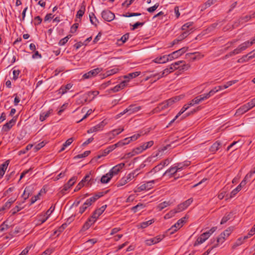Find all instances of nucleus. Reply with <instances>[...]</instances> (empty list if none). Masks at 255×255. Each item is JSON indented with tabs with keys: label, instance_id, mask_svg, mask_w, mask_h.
Returning a JSON list of instances; mask_svg holds the SVG:
<instances>
[{
	"label": "nucleus",
	"instance_id": "f257e3e1",
	"mask_svg": "<svg viewBox=\"0 0 255 255\" xmlns=\"http://www.w3.org/2000/svg\"><path fill=\"white\" fill-rule=\"evenodd\" d=\"M171 161V159L167 158L165 160L161 162L159 164L155 166L150 171L146 173L147 177H151L153 175L155 177H159L161 175L158 174V172L161 170L165 166H167Z\"/></svg>",
	"mask_w": 255,
	"mask_h": 255
},
{
	"label": "nucleus",
	"instance_id": "f03ea898",
	"mask_svg": "<svg viewBox=\"0 0 255 255\" xmlns=\"http://www.w3.org/2000/svg\"><path fill=\"white\" fill-rule=\"evenodd\" d=\"M217 228L216 227H212L210 230L202 234L197 239L194 245L197 246L204 243L207 240L210 236L216 231Z\"/></svg>",
	"mask_w": 255,
	"mask_h": 255
},
{
	"label": "nucleus",
	"instance_id": "7ed1b4c3",
	"mask_svg": "<svg viewBox=\"0 0 255 255\" xmlns=\"http://www.w3.org/2000/svg\"><path fill=\"white\" fill-rule=\"evenodd\" d=\"M185 63L184 61H178L174 63H172L169 67L165 69L162 72L161 74H158V78L157 79H159L167 75L168 74L171 73L174 70L178 69L177 66L179 65L181 63Z\"/></svg>",
	"mask_w": 255,
	"mask_h": 255
},
{
	"label": "nucleus",
	"instance_id": "20e7f679",
	"mask_svg": "<svg viewBox=\"0 0 255 255\" xmlns=\"http://www.w3.org/2000/svg\"><path fill=\"white\" fill-rule=\"evenodd\" d=\"M159 177L151 181L146 182L141 185H138L137 187L136 192H141L143 190H148L152 188V185L159 180Z\"/></svg>",
	"mask_w": 255,
	"mask_h": 255
},
{
	"label": "nucleus",
	"instance_id": "39448f33",
	"mask_svg": "<svg viewBox=\"0 0 255 255\" xmlns=\"http://www.w3.org/2000/svg\"><path fill=\"white\" fill-rule=\"evenodd\" d=\"M141 109V106H137L135 104H131L123 112L118 115L119 117L128 113V115H131L137 113Z\"/></svg>",
	"mask_w": 255,
	"mask_h": 255
},
{
	"label": "nucleus",
	"instance_id": "423d86ee",
	"mask_svg": "<svg viewBox=\"0 0 255 255\" xmlns=\"http://www.w3.org/2000/svg\"><path fill=\"white\" fill-rule=\"evenodd\" d=\"M255 17V12L250 15H247L241 17L237 21L235 22L233 26L234 28L237 27L240 24H243L250 20L252 18Z\"/></svg>",
	"mask_w": 255,
	"mask_h": 255
},
{
	"label": "nucleus",
	"instance_id": "0eeeda50",
	"mask_svg": "<svg viewBox=\"0 0 255 255\" xmlns=\"http://www.w3.org/2000/svg\"><path fill=\"white\" fill-rule=\"evenodd\" d=\"M188 48L187 47H184L178 50L173 52L170 54H168V57H169L170 61L174 59H176L181 56L187 51Z\"/></svg>",
	"mask_w": 255,
	"mask_h": 255
},
{
	"label": "nucleus",
	"instance_id": "6e6552de",
	"mask_svg": "<svg viewBox=\"0 0 255 255\" xmlns=\"http://www.w3.org/2000/svg\"><path fill=\"white\" fill-rule=\"evenodd\" d=\"M186 217L182 218L179 219L176 223H175L173 226H172L169 230V231H170V234H173L175 232L177 231L178 229L181 228L183 224L185 223V219Z\"/></svg>",
	"mask_w": 255,
	"mask_h": 255
},
{
	"label": "nucleus",
	"instance_id": "1a4fd4ad",
	"mask_svg": "<svg viewBox=\"0 0 255 255\" xmlns=\"http://www.w3.org/2000/svg\"><path fill=\"white\" fill-rule=\"evenodd\" d=\"M253 108L252 105L249 102L237 109L235 115H242Z\"/></svg>",
	"mask_w": 255,
	"mask_h": 255
},
{
	"label": "nucleus",
	"instance_id": "9d476101",
	"mask_svg": "<svg viewBox=\"0 0 255 255\" xmlns=\"http://www.w3.org/2000/svg\"><path fill=\"white\" fill-rule=\"evenodd\" d=\"M255 43V42L252 40L251 41H247L245 42L240 44L237 48L236 52V53H241L242 51L246 50L247 48L251 46L253 44Z\"/></svg>",
	"mask_w": 255,
	"mask_h": 255
},
{
	"label": "nucleus",
	"instance_id": "9b49d317",
	"mask_svg": "<svg viewBox=\"0 0 255 255\" xmlns=\"http://www.w3.org/2000/svg\"><path fill=\"white\" fill-rule=\"evenodd\" d=\"M102 17L105 20L110 22L115 18V15L114 13L111 11L105 10L102 12Z\"/></svg>",
	"mask_w": 255,
	"mask_h": 255
},
{
	"label": "nucleus",
	"instance_id": "f8f14e48",
	"mask_svg": "<svg viewBox=\"0 0 255 255\" xmlns=\"http://www.w3.org/2000/svg\"><path fill=\"white\" fill-rule=\"evenodd\" d=\"M103 70L101 68H97L93 70H92L84 74L83 75L84 79H89L93 77L96 76L98 73H99Z\"/></svg>",
	"mask_w": 255,
	"mask_h": 255
},
{
	"label": "nucleus",
	"instance_id": "ddd939ff",
	"mask_svg": "<svg viewBox=\"0 0 255 255\" xmlns=\"http://www.w3.org/2000/svg\"><path fill=\"white\" fill-rule=\"evenodd\" d=\"M17 120L16 117H14L8 122L5 124L2 128V130L4 132L8 131L11 128L15 125Z\"/></svg>",
	"mask_w": 255,
	"mask_h": 255
},
{
	"label": "nucleus",
	"instance_id": "4468645a",
	"mask_svg": "<svg viewBox=\"0 0 255 255\" xmlns=\"http://www.w3.org/2000/svg\"><path fill=\"white\" fill-rule=\"evenodd\" d=\"M97 218L92 214V215L85 223L82 227L83 231L88 230L97 220Z\"/></svg>",
	"mask_w": 255,
	"mask_h": 255
},
{
	"label": "nucleus",
	"instance_id": "2eb2a0df",
	"mask_svg": "<svg viewBox=\"0 0 255 255\" xmlns=\"http://www.w3.org/2000/svg\"><path fill=\"white\" fill-rule=\"evenodd\" d=\"M125 166L124 163H121L113 167L109 171L110 175L113 177L115 175L117 174Z\"/></svg>",
	"mask_w": 255,
	"mask_h": 255
},
{
	"label": "nucleus",
	"instance_id": "dca6fc26",
	"mask_svg": "<svg viewBox=\"0 0 255 255\" xmlns=\"http://www.w3.org/2000/svg\"><path fill=\"white\" fill-rule=\"evenodd\" d=\"M77 179V176H73L68 181V182L65 184L63 189L61 190V192L62 194H64L65 192L67 191L76 182V181Z\"/></svg>",
	"mask_w": 255,
	"mask_h": 255
},
{
	"label": "nucleus",
	"instance_id": "f3484780",
	"mask_svg": "<svg viewBox=\"0 0 255 255\" xmlns=\"http://www.w3.org/2000/svg\"><path fill=\"white\" fill-rule=\"evenodd\" d=\"M106 125V123L104 121H102L96 126L92 127L89 129L87 130L88 133H91L94 132H97L98 131L101 130L103 129L104 126Z\"/></svg>",
	"mask_w": 255,
	"mask_h": 255
},
{
	"label": "nucleus",
	"instance_id": "a211bd4d",
	"mask_svg": "<svg viewBox=\"0 0 255 255\" xmlns=\"http://www.w3.org/2000/svg\"><path fill=\"white\" fill-rule=\"evenodd\" d=\"M193 200L192 198L187 200L183 203L178 205L177 207L178 211L180 212L186 209L193 202Z\"/></svg>",
	"mask_w": 255,
	"mask_h": 255
},
{
	"label": "nucleus",
	"instance_id": "6ab92c4d",
	"mask_svg": "<svg viewBox=\"0 0 255 255\" xmlns=\"http://www.w3.org/2000/svg\"><path fill=\"white\" fill-rule=\"evenodd\" d=\"M92 96V93L90 92H88L87 93H85L83 95H82L81 98L77 101V103L78 104H84V103L87 102L88 101H90L91 99H90L91 96Z\"/></svg>",
	"mask_w": 255,
	"mask_h": 255
},
{
	"label": "nucleus",
	"instance_id": "aec40b11",
	"mask_svg": "<svg viewBox=\"0 0 255 255\" xmlns=\"http://www.w3.org/2000/svg\"><path fill=\"white\" fill-rule=\"evenodd\" d=\"M222 89V86H219L215 87L214 89L211 90L208 93L203 94V96L205 100L209 98L211 96H213L216 92Z\"/></svg>",
	"mask_w": 255,
	"mask_h": 255
},
{
	"label": "nucleus",
	"instance_id": "412c9836",
	"mask_svg": "<svg viewBox=\"0 0 255 255\" xmlns=\"http://www.w3.org/2000/svg\"><path fill=\"white\" fill-rule=\"evenodd\" d=\"M205 100L202 95L197 96L194 99L192 100L189 103L190 107L194 106L195 104H198L202 101Z\"/></svg>",
	"mask_w": 255,
	"mask_h": 255
},
{
	"label": "nucleus",
	"instance_id": "4be33fe9",
	"mask_svg": "<svg viewBox=\"0 0 255 255\" xmlns=\"http://www.w3.org/2000/svg\"><path fill=\"white\" fill-rule=\"evenodd\" d=\"M168 61H170V59L168 57V55H165L160 57H157L154 60V62L157 63H164Z\"/></svg>",
	"mask_w": 255,
	"mask_h": 255
},
{
	"label": "nucleus",
	"instance_id": "5701e85b",
	"mask_svg": "<svg viewBox=\"0 0 255 255\" xmlns=\"http://www.w3.org/2000/svg\"><path fill=\"white\" fill-rule=\"evenodd\" d=\"M9 163V160H6L3 164L0 165V178H2L4 174L5 171Z\"/></svg>",
	"mask_w": 255,
	"mask_h": 255
},
{
	"label": "nucleus",
	"instance_id": "b1692460",
	"mask_svg": "<svg viewBox=\"0 0 255 255\" xmlns=\"http://www.w3.org/2000/svg\"><path fill=\"white\" fill-rule=\"evenodd\" d=\"M128 80H125L123 82H122L120 84L117 85L115 87H114L113 88H112L111 90L113 92H117L119 91L121 89H123L127 84V82H128Z\"/></svg>",
	"mask_w": 255,
	"mask_h": 255
},
{
	"label": "nucleus",
	"instance_id": "393cba45",
	"mask_svg": "<svg viewBox=\"0 0 255 255\" xmlns=\"http://www.w3.org/2000/svg\"><path fill=\"white\" fill-rule=\"evenodd\" d=\"M178 170H177L176 166L174 167H171L168 170H167L163 174H162L160 177H159V179H161L162 177L166 175V174L170 173L171 175H174L175 173H176Z\"/></svg>",
	"mask_w": 255,
	"mask_h": 255
},
{
	"label": "nucleus",
	"instance_id": "a878e982",
	"mask_svg": "<svg viewBox=\"0 0 255 255\" xmlns=\"http://www.w3.org/2000/svg\"><path fill=\"white\" fill-rule=\"evenodd\" d=\"M166 105V103L165 101L159 104L158 106L153 110L154 113L159 112L168 108Z\"/></svg>",
	"mask_w": 255,
	"mask_h": 255
},
{
	"label": "nucleus",
	"instance_id": "bb28decb",
	"mask_svg": "<svg viewBox=\"0 0 255 255\" xmlns=\"http://www.w3.org/2000/svg\"><path fill=\"white\" fill-rule=\"evenodd\" d=\"M106 207V205L102 206L101 208L96 210L93 213V215L98 218L104 212Z\"/></svg>",
	"mask_w": 255,
	"mask_h": 255
},
{
	"label": "nucleus",
	"instance_id": "cd10ccee",
	"mask_svg": "<svg viewBox=\"0 0 255 255\" xmlns=\"http://www.w3.org/2000/svg\"><path fill=\"white\" fill-rule=\"evenodd\" d=\"M221 143L219 141L215 142L210 148V151L213 153L216 152L220 147Z\"/></svg>",
	"mask_w": 255,
	"mask_h": 255
},
{
	"label": "nucleus",
	"instance_id": "c85d7f7f",
	"mask_svg": "<svg viewBox=\"0 0 255 255\" xmlns=\"http://www.w3.org/2000/svg\"><path fill=\"white\" fill-rule=\"evenodd\" d=\"M52 110H49L46 112L42 113L40 115L39 120L40 121L43 122L45 121L48 117H49L50 115L52 113Z\"/></svg>",
	"mask_w": 255,
	"mask_h": 255
},
{
	"label": "nucleus",
	"instance_id": "c756f323",
	"mask_svg": "<svg viewBox=\"0 0 255 255\" xmlns=\"http://www.w3.org/2000/svg\"><path fill=\"white\" fill-rule=\"evenodd\" d=\"M180 98L179 97H173L172 98H170L168 99V100L166 101L165 102L166 103V105L168 107L172 105L174 103L179 101L180 100Z\"/></svg>",
	"mask_w": 255,
	"mask_h": 255
},
{
	"label": "nucleus",
	"instance_id": "7c9ffc66",
	"mask_svg": "<svg viewBox=\"0 0 255 255\" xmlns=\"http://www.w3.org/2000/svg\"><path fill=\"white\" fill-rule=\"evenodd\" d=\"M112 178V177L110 175L109 172L102 177L101 178V182L102 183H107L111 180Z\"/></svg>",
	"mask_w": 255,
	"mask_h": 255
},
{
	"label": "nucleus",
	"instance_id": "2f4dec72",
	"mask_svg": "<svg viewBox=\"0 0 255 255\" xmlns=\"http://www.w3.org/2000/svg\"><path fill=\"white\" fill-rule=\"evenodd\" d=\"M233 231V228L230 227L227 229L226 230H225L220 235H222L224 238L226 239V238L230 236V235L231 234Z\"/></svg>",
	"mask_w": 255,
	"mask_h": 255
},
{
	"label": "nucleus",
	"instance_id": "473e14b6",
	"mask_svg": "<svg viewBox=\"0 0 255 255\" xmlns=\"http://www.w3.org/2000/svg\"><path fill=\"white\" fill-rule=\"evenodd\" d=\"M179 212H180L178 211V209L176 207V208L171 210L168 213L166 214L164 216V218L166 219H169L174 216L176 213Z\"/></svg>",
	"mask_w": 255,
	"mask_h": 255
},
{
	"label": "nucleus",
	"instance_id": "72a5a7b5",
	"mask_svg": "<svg viewBox=\"0 0 255 255\" xmlns=\"http://www.w3.org/2000/svg\"><path fill=\"white\" fill-rule=\"evenodd\" d=\"M73 138L71 137L67 139L66 142L63 144L62 148L60 149L59 152H62L65 149V148L70 145L73 141Z\"/></svg>",
	"mask_w": 255,
	"mask_h": 255
},
{
	"label": "nucleus",
	"instance_id": "f704fd0d",
	"mask_svg": "<svg viewBox=\"0 0 255 255\" xmlns=\"http://www.w3.org/2000/svg\"><path fill=\"white\" fill-rule=\"evenodd\" d=\"M144 207H145V206L143 204L138 203L136 206L132 207L131 209V210L133 213H136L138 211H139V210L142 209Z\"/></svg>",
	"mask_w": 255,
	"mask_h": 255
},
{
	"label": "nucleus",
	"instance_id": "c9c22d12",
	"mask_svg": "<svg viewBox=\"0 0 255 255\" xmlns=\"http://www.w3.org/2000/svg\"><path fill=\"white\" fill-rule=\"evenodd\" d=\"M232 217V213L230 212L227 214H226L222 219L221 221V224H224L226 223L228 221L230 220Z\"/></svg>",
	"mask_w": 255,
	"mask_h": 255
},
{
	"label": "nucleus",
	"instance_id": "e433bc0d",
	"mask_svg": "<svg viewBox=\"0 0 255 255\" xmlns=\"http://www.w3.org/2000/svg\"><path fill=\"white\" fill-rule=\"evenodd\" d=\"M22 203H19V205L16 206L14 208H13L11 210V215H14L17 212L22 209L23 208V207L22 206Z\"/></svg>",
	"mask_w": 255,
	"mask_h": 255
},
{
	"label": "nucleus",
	"instance_id": "4c0bfd02",
	"mask_svg": "<svg viewBox=\"0 0 255 255\" xmlns=\"http://www.w3.org/2000/svg\"><path fill=\"white\" fill-rule=\"evenodd\" d=\"M170 205V203L169 202L164 201L160 204H159L157 206V209L159 211H161L165 207L169 206Z\"/></svg>",
	"mask_w": 255,
	"mask_h": 255
},
{
	"label": "nucleus",
	"instance_id": "58836bf2",
	"mask_svg": "<svg viewBox=\"0 0 255 255\" xmlns=\"http://www.w3.org/2000/svg\"><path fill=\"white\" fill-rule=\"evenodd\" d=\"M190 107V106L188 104L185 105L181 109L180 112L177 114V115L175 116V119H177L180 115H181L183 113H184L187 109H188Z\"/></svg>",
	"mask_w": 255,
	"mask_h": 255
},
{
	"label": "nucleus",
	"instance_id": "ea45409f",
	"mask_svg": "<svg viewBox=\"0 0 255 255\" xmlns=\"http://www.w3.org/2000/svg\"><path fill=\"white\" fill-rule=\"evenodd\" d=\"M118 69L117 68H114L112 69H111L110 70L107 71L104 74L105 77H108L111 75H112L114 74H116L118 72Z\"/></svg>",
	"mask_w": 255,
	"mask_h": 255
},
{
	"label": "nucleus",
	"instance_id": "a19ab883",
	"mask_svg": "<svg viewBox=\"0 0 255 255\" xmlns=\"http://www.w3.org/2000/svg\"><path fill=\"white\" fill-rule=\"evenodd\" d=\"M225 240V238H224L222 235H220L217 239V243L212 247V249L217 247L219 244H222L224 243Z\"/></svg>",
	"mask_w": 255,
	"mask_h": 255
},
{
	"label": "nucleus",
	"instance_id": "79ce46f5",
	"mask_svg": "<svg viewBox=\"0 0 255 255\" xmlns=\"http://www.w3.org/2000/svg\"><path fill=\"white\" fill-rule=\"evenodd\" d=\"M90 205L87 202H85L83 205L79 209V213L83 214L85 211L89 207Z\"/></svg>",
	"mask_w": 255,
	"mask_h": 255
},
{
	"label": "nucleus",
	"instance_id": "37998d69",
	"mask_svg": "<svg viewBox=\"0 0 255 255\" xmlns=\"http://www.w3.org/2000/svg\"><path fill=\"white\" fill-rule=\"evenodd\" d=\"M140 72H135L133 73H129L128 75L125 76L124 78L125 79L128 78V79H132L133 78H135L138 75H139Z\"/></svg>",
	"mask_w": 255,
	"mask_h": 255
},
{
	"label": "nucleus",
	"instance_id": "c03bdc74",
	"mask_svg": "<svg viewBox=\"0 0 255 255\" xmlns=\"http://www.w3.org/2000/svg\"><path fill=\"white\" fill-rule=\"evenodd\" d=\"M89 17L91 23L96 25L98 20L96 17L95 16V14L93 12H92L89 14Z\"/></svg>",
	"mask_w": 255,
	"mask_h": 255
},
{
	"label": "nucleus",
	"instance_id": "a18cd8bd",
	"mask_svg": "<svg viewBox=\"0 0 255 255\" xmlns=\"http://www.w3.org/2000/svg\"><path fill=\"white\" fill-rule=\"evenodd\" d=\"M189 164L188 162L186 163H178L176 164V167L178 171H180L183 169L184 167L188 166Z\"/></svg>",
	"mask_w": 255,
	"mask_h": 255
},
{
	"label": "nucleus",
	"instance_id": "49530a36",
	"mask_svg": "<svg viewBox=\"0 0 255 255\" xmlns=\"http://www.w3.org/2000/svg\"><path fill=\"white\" fill-rule=\"evenodd\" d=\"M115 149V147L113 145H110L104 150L102 152L104 153V155L105 156L108 154L110 152L112 151L113 150Z\"/></svg>",
	"mask_w": 255,
	"mask_h": 255
},
{
	"label": "nucleus",
	"instance_id": "de8ad7c7",
	"mask_svg": "<svg viewBox=\"0 0 255 255\" xmlns=\"http://www.w3.org/2000/svg\"><path fill=\"white\" fill-rule=\"evenodd\" d=\"M90 152H91L89 150L85 151L83 153L79 154L76 155V156H75L74 158L75 159H79V158H81L87 157V156H88L89 155Z\"/></svg>",
	"mask_w": 255,
	"mask_h": 255
},
{
	"label": "nucleus",
	"instance_id": "09e8293b",
	"mask_svg": "<svg viewBox=\"0 0 255 255\" xmlns=\"http://www.w3.org/2000/svg\"><path fill=\"white\" fill-rule=\"evenodd\" d=\"M85 6L81 7V8L77 11L76 17L77 18H80L84 15L85 13Z\"/></svg>",
	"mask_w": 255,
	"mask_h": 255
},
{
	"label": "nucleus",
	"instance_id": "8fccbe9b",
	"mask_svg": "<svg viewBox=\"0 0 255 255\" xmlns=\"http://www.w3.org/2000/svg\"><path fill=\"white\" fill-rule=\"evenodd\" d=\"M154 222L153 220H150L146 222H143L140 224V228L143 229L147 227Z\"/></svg>",
	"mask_w": 255,
	"mask_h": 255
},
{
	"label": "nucleus",
	"instance_id": "3c124183",
	"mask_svg": "<svg viewBox=\"0 0 255 255\" xmlns=\"http://www.w3.org/2000/svg\"><path fill=\"white\" fill-rule=\"evenodd\" d=\"M8 228H9V226L7 224H6V221H4L0 226V231L3 232L4 231H6L8 229Z\"/></svg>",
	"mask_w": 255,
	"mask_h": 255
},
{
	"label": "nucleus",
	"instance_id": "603ef678",
	"mask_svg": "<svg viewBox=\"0 0 255 255\" xmlns=\"http://www.w3.org/2000/svg\"><path fill=\"white\" fill-rule=\"evenodd\" d=\"M244 243V239L242 238H239L235 244L233 246V248H236V247L241 245Z\"/></svg>",
	"mask_w": 255,
	"mask_h": 255
},
{
	"label": "nucleus",
	"instance_id": "864d4df0",
	"mask_svg": "<svg viewBox=\"0 0 255 255\" xmlns=\"http://www.w3.org/2000/svg\"><path fill=\"white\" fill-rule=\"evenodd\" d=\"M164 236L163 235H160L152 239L153 241V243L157 244L160 242L164 238Z\"/></svg>",
	"mask_w": 255,
	"mask_h": 255
},
{
	"label": "nucleus",
	"instance_id": "5fc2aeb1",
	"mask_svg": "<svg viewBox=\"0 0 255 255\" xmlns=\"http://www.w3.org/2000/svg\"><path fill=\"white\" fill-rule=\"evenodd\" d=\"M128 143H129L128 141V142H124V141L122 140H121L120 141H119L118 142H117V143L113 144V145L115 147V148H116L118 147H121L125 145L128 144Z\"/></svg>",
	"mask_w": 255,
	"mask_h": 255
},
{
	"label": "nucleus",
	"instance_id": "6e6d98bb",
	"mask_svg": "<svg viewBox=\"0 0 255 255\" xmlns=\"http://www.w3.org/2000/svg\"><path fill=\"white\" fill-rule=\"evenodd\" d=\"M134 152H135V154H138L140 153H141L144 150V148L142 146V145H141L140 146L137 147L133 149Z\"/></svg>",
	"mask_w": 255,
	"mask_h": 255
},
{
	"label": "nucleus",
	"instance_id": "4d7b16f0",
	"mask_svg": "<svg viewBox=\"0 0 255 255\" xmlns=\"http://www.w3.org/2000/svg\"><path fill=\"white\" fill-rule=\"evenodd\" d=\"M97 200H98V198L96 197V195H95L94 196L91 197L89 199H88L86 202L89 203L90 206H91L93 203H94Z\"/></svg>",
	"mask_w": 255,
	"mask_h": 255
},
{
	"label": "nucleus",
	"instance_id": "13d9d810",
	"mask_svg": "<svg viewBox=\"0 0 255 255\" xmlns=\"http://www.w3.org/2000/svg\"><path fill=\"white\" fill-rule=\"evenodd\" d=\"M193 53V55H195V56L192 58V60L193 61L196 59H200L204 57V55L201 54L199 52H194Z\"/></svg>",
	"mask_w": 255,
	"mask_h": 255
},
{
	"label": "nucleus",
	"instance_id": "bf43d9fd",
	"mask_svg": "<svg viewBox=\"0 0 255 255\" xmlns=\"http://www.w3.org/2000/svg\"><path fill=\"white\" fill-rule=\"evenodd\" d=\"M90 174L91 173H89V174H87L85 177L81 181L80 183L85 184L87 182H90L91 180V177H90Z\"/></svg>",
	"mask_w": 255,
	"mask_h": 255
},
{
	"label": "nucleus",
	"instance_id": "052dcab7",
	"mask_svg": "<svg viewBox=\"0 0 255 255\" xmlns=\"http://www.w3.org/2000/svg\"><path fill=\"white\" fill-rule=\"evenodd\" d=\"M128 182L126 179V178L125 177H124L119 181L118 186H123Z\"/></svg>",
	"mask_w": 255,
	"mask_h": 255
},
{
	"label": "nucleus",
	"instance_id": "680f3d73",
	"mask_svg": "<svg viewBox=\"0 0 255 255\" xmlns=\"http://www.w3.org/2000/svg\"><path fill=\"white\" fill-rule=\"evenodd\" d=\"M153 141L151 140V141H149L148 142H147L144 143L142 145L144 148V150H145V149H147L148 148L150 147L151 146L153 145Z\"/></svg>",
	"mask_w": 255,
	"mask_h": 255
},
{
	"label": "nucleus",
	"instance_id": "e2e57ef3",
	"mask_svg": "<svg viewBox=\"0 0 255 255\" xmlns=\"http://www.w3.org/2000/svg\"><path fill=\"white\" fill-rule=\"evenodd\" d=\"M241 190V188L238 186L235 189H234L231 193V197H233L235 196L238 192H239Z\"/></svg>",
	"mask_w": 255,
	"mask_h": 255
},
{
	"label": "nucleus",
	"instance_id": "0e129e2a",
	"mask_svg": "<svg viewBox=\"0 0 255 255\" xmlns=\"http://www.w3.org/2000/svg\"><path fill=\"white\" fill-rule=\"evenodd\" d=\"M193 25V22H187L185 24H184L182 26V29L183 30H186V31H188V29L192 26Z\"/></svg>",
	"mask_w": 255,
	"mask_h": 255
},
{
	"label": "nucleus",
	"instance_id": "69168bd1",
	"mask_svg": "<svg viewBox=\"0 0 255 255\" xmlns=\"http://www.w3.org/2000/svg\"><path fill=\"white\" fill-rule=\"evenodd\" d=\"M159 6V3H156V4H154V5H153V6H151V7H148L147 9V10L149 12H154L157 8Z\"/></svg>",
	"mask_w": 255,
	"mask_h": 255
},
{
	"label": "nucleus",
	"instance_id": "338daca9",
	"mask_svg": "<svg viewBox=\"0 0 255 255\" xmlns=\"http://www.w3.org/2000/svg\"><path fill=\"white\" fill-rule=\"evenodd\" d=\"M42 18L39 16H37L34 18V24L35 25L40 24Z\"/></svg>",
	"mask_w": 255,
	"mask_h": 255
},
{
	"label": "nucleus",
	"instance_id": "774afa93",
	"mask_svg": "<svg viewBox=\"0 0 255 255\" xmlns=\"http://www.w3.org/2000/svg\"><path fill=\"white\" fill-rule=\"evenodd\" d=\"M12 73H13L12 79L13 80H15L18 78V75L20 73V71L19 70H14L12 72Z\"/></svg>",
	"mask_w": 255,
	"mask_h": 255
}]
</instances>
